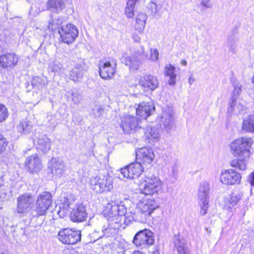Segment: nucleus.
I'll return each instance as SVG.
<instances>
[{
    "label": "nucleus",
    "instance_id": "obj_1",
    "mask_svg": "<svg viewBox=\"0 0 254 254\" xmlns=\"http://www.w3.org/2000/svg\"><path fill=\"white\" fill-rule=\"evenodd\" d=\"M126 211V207L122 202L120 204L112 202L107 204L105 210L107 218L99 221L101 232L109 237L116 233L121 226V220Z\"/></svg>",
    "mask_w": 254,
    "mask_h": 254
},
{
    "label": "nucleus",
    "instance_id": "obj_2",
    "mask_svg": "<svg viewBox=\"0 0 254 254\" xmlns=\"http://www.w3.org/2000/svg\"><path fill=\"white\" fill-rule=\"evenodd\" d=\"M253 140L251 137H242L235 139L229 145L231 152L235 156H239L240 159L233 160L230 165L232 167L238 168L239 170L246 169V161L250 156V148L253 144Z\"/></svg>",
    "mask_w": 254,
    "mask_h": 254
},
{
    "label": "nucleus",
    "instance_id": "obj_3",
    "mask_svg": "<svg viewBox=\"0 0 254 254\" xmlns=\"http://www.w3.org/2000/svg\"><path fill=\"white\" fill-rule=\"evenodd\" d=\"M162 183L159 178L150 173H145L140 183L141 192L145 195H152L161 189Z\"/></svg>",
    "mask_w": 254,
    "mask_h": 254
},
{
    "label": "nucleus",
    "instance_id": "obj_4",
    "mask_svg": "<svg viewBox=\"0 0 254 254\" xmlns=\"http://www.w3.org/2000/svg\"><path fill=\"white\" fill-rule=\"evenodd\" d=\"M159 207L158 203L153 199L143 198L137 203L136 208L142 223L150 219L152 213Z\"/></svg>",
    "mask_w": 254,
    "mask_h": 254
},
{
    "label": "nucleus",
    "instance_id": "obj_5",
    "mask_svg": "<svg viewBox=\"0 0 254 254\" xmlns=\"http://www.w3.org/2000/svg\"><path fill=\"white\" fill-rule=\"evenodd\" d=\"M53 201L52 196L48 191H43L37 196L35 211L38 216L46 214Z\"/></svg>",
    "mask_w": 254,
    "mask_h": 254
},
{
    "label": "nucleus",
    "instance_id": "obj_6",
    "mask_svg": "<svg viewBox=\"0 0 254 254\" xmlns=\"http://www.w3.org/2000/svg\"><path fill=\"white\" fill-rule=\"evenodd\" d=\"M59 33L62 41L69 44L75 41L78 35V31L74 25L68 23L61 26L59 29Z\"/></svg>",
    "mask_w": 254,
    "mask_h": 254
},
{
    "label": "nucleus",
    "instance_id": "obj_7",
    "mask_svg": "<svg viewBox=\"0 0 254 254\" xmlns=\"http://www.w3.org/2000/svg\"><path fill=\"white\" fill-rule=\"evenodd\" d=\"M132 242L136 247L146 248L154 243L153 233L148 229L140 230L135 235Z\"/></svg>",
    "mask_w": 254,
    "mask_h": 254
},
{
    "label": "nucleus",
    "instance_id": "obj_8",
    "mask_svg": "<svg viewBox=\"0 0 254 254\" xmlns=\"http://www.w3.org/2000/svg\"><path fill=\"white\" fill-rule=\"evenodd\" d=\"M58 239L63 244L74 245L80 241L81 233L80 231L73 230L69 228L61 230L58 233Z\"/></svg>",
    "mask_w": 254,
    "mask_h": 254
},
{
    "label": "nucleus",
    "instance_id": "obj_9",
    "mask_svg": "<svg viewBox=\"0 0 254 254\" xmlns=\"http://www.w3.org/2000/svg\"><path fill=\"white\" fill-rule=\"evenodd\" d=\"M34 202V199L30 194L20 195L17 198L16 212L22 214V216L25 215L31 210Z\"/></svg>",
    "mask_w": 254,
    "mask_h": 254
},
{
    "label": "nucleus",
    "instance_id": "obj_10",
    "mask_svg": "<svg viewBox=\"0 0 254 254\" xmlns=\"http://www.w3.org/2000/svg\"><path fill=\"white\" fill-rule=\"evenodd\" d=\"M144 166L140 163H132L121 169L122 176H120L121 179L124 178L133 179L138 177L143 171Z\"/></svg>",
    "mask_w": 254,
    "mask_h": 254
},
{
    "label": "nucleus",
    "instance_id": "obj_11",
    "mask_svg": "<svg viewBox=\"0 0 254 254\" xmlns=\"http://www.w3.org/2000/svg\"><path fill=\"white\" fill-rule=\"evenodd\" d=\"M241 180V175L233 169L223 171L220 175V182L225 185L239 184Z\"/></svg>",
    "mask_w": 254,
    "mask_h": 254
},
{
    "label": "nucleus",
    "instance_id": "obj_12",
    "mask_svg": "<svg viewBox=\"0 0 254 254\" xmlns=\"http://www.w3.org/2000/svg\"><path fill=\"white\" fill-rule=\"evenodd\" d=\"M154 157L153 150L147 147L138 149L136 151V159L137 162L140 163L142 166L150 165Z\"/></svg>",
    "mask_w": 254,
    "mask_h": 254
},
{
    "label": "nucleus",
    "instance_id": "obj_13",
    "mask_svg": "<svg viewBox=\"0 0 254 254\" xmlns=\"http://www.w3.org/2000/svg\"><path fill=\"white\" fill-rule=\"evenodd\" d=\"M140 122V121L134 116H126L122 118L121 126L125 133H130L131 131L135 130L138 127H141L139 125Z\"/></svg>",
    "mask_w": 254,
    "mask_h": 254
},
{
    "label": "nucleus",
    "instance_id": "obj_14",
    "mask_svg": "<svg viewBox=\"0 0 254 254\" xmlns=\"http://www.w3.org/2000/svg\"><path fill=\"white\" fill-rule=\"evenodd\" d=\"M99 75L105 79H111L116 72V64L112 65L110 62L101 61L98 64Z\"/></svg>",
    "mask_w": 254,
    "mask_h": 254
},
{
    "label": "nucleus",
    "instance_id": "obj_15",
    "mask_svg": "<svg viewBox=\"0 0 254 254\" xmlns=\"http://www.w3.org/2000/svg\"><path fill=\"white\" fill-rule=\"evenodd\" d=\"M86 70L85 62L82 60L76 63L69 71V76L71 80L75 82L79 81L83 77L84 71Z\"/></svg>",
    "mask_w": 254,
    "mask_h": 254
},
{
    "label": "nucleus",
    "instance_id": "obj_16",
    "mask_svg": "<svg viewBox=\"0 0 254 254\" xmlns=\"http://www.w3.org/2000/svg\"><path fill=\"white\" fill-rule=\"evenodd\" d=\"M160 127L166 131L171 130L174 125L173 113L171 109L164 111L161 117Z\"/></svg>",
    "mask_w": 254,
    "mask_h": 254
},
{
    "label": "nucleus",
    "instance_id": "obj_17",
    "mask_svg": "<svg viewBox=\"0 0 254 254\" xmlns=\"http://www.w3.org/2000/svg\"><path fill=\"white\" fill-rule=\"evenodd\" d=\"M139 84L145 90L153 91L155 90L159 85V82L157 77L152 75H146L140 78Z\"/></svg>",
    "mask_w": 254,
    "mask_h": 254
},
{
    "label": "nucleus",
    "instance_id": "obj_18",
    "mask_svg": "<svg viewBox=\"0 0 254 254\" xmlns=\"http://www.w3.org/2000/svg\"><path fill=\"white\" fill-rule=\"evenodd\" d=\"M244 101L238 97L232 96L229 101V105L228 107V113L232 114L233 113H240L246 109L244 105Z\"/></svg>",
    "mask_w": 254,
    "mask_h": 254
},
{
    "label": "nucleus",
    "instance_id": "obj_19",
    "mask_svg": "<svg viewBox=\"0 0 254 254\" xmlns=\"http://www.w3.org/2000/svg\"><path fill=\"white\" fill-rule=\"evenodd\" d=\"M87 217V213L85 207L82 204L76 205L70 213V219L75 222H83Z\"/></svg>",
    "mask_w": 254,
    "mask_h": 254
},
{
    "label": "nucleus",
    "instance_id": "obj_20",
    "mask_svg": "<svg viewBox=\"0 0 254 254\" xmlns=\"http://www.w3.org/2000/svg\"><path fill=\"white\" fill-rule=\"evenodd\" d=\"M52 174L57 177H62L66 170L65 164L62 160L57 158H53L51 165L49 167Z\"/></svg>",
    "mask_w": 254,
    "mask_h": 254
},
{
    "label": "nucleus",
    "instance_id": "obj_21",
    "mask_svg": "<svg viewBox=\"0 0 254 254\" xmlns=\"http://www.w3.org/2000/svg\"><path fill=\"white\" fill-rule=\"evenodd\" d=\"M25 165L31 173L37 172L42 169L41 161L39 157L35 154L26 158Z\"/></svg>",
    "mask_w": 254,
    "mask_h": 254
},
{
    "label": "nucleus",
    "instance_id": "obj_22",
    "mask_svg": "<svg viewBox=\"0 0 254 254\" xmlns=\"http://www.w3.org/2000/svg\"><path fill=\"white\" fill-rule=\"evenodd\" d=\"M34 142L37 144V148L44 153H46L51 149V140L45 135L40 134L38 137H35Z\"/></svg>",
    "mask_w": 254,
    "mask_h": 254
},
{
    "label": "nucleus",
    "instance_id": "obj_23",
    "mask_svg": "<svg viewBox=\"0 0 254 254\" xmlns=\"http://www.w3.org/2000/svg\"><path fill=\"white\" fill-rule=\"evenodd\" d=\"M18 61V56L14 53H8L0 56V66L3 68L15 66Z\"/></svg>",
    "mask_w": 254,
    "mask_h": 254
},
{
    "label": "nucleus",
    "instance_id": "obj_24",
    "mask_svg": "<svg viewBox=\"0 0 254 254\" xmlns=\"http://www.w3.org/2000/svg\"><path fill=\"white\" fill-rule=\"evenodd\" d=\"M155 109L154 106L148 102H142L138 105L136 109V115L142 119H146L151 115Z\"/></svg>",
    "mask_w": 254,
    "mask_h": 254
},
{
    "label": "nucleus",
    "instance_id": "obj_25",
    "mask_svg": "<svg viewBox=\"0 0 254 254\" xmlns=\"http://www.w3.org/2000/svg\"><path fill=\"white\" fill-rule=\"evenodd\" d=\"M140 54H134L125 58V64L129 66V69L132 71L139 69L142 64Z\"/></svg>",
    "mask_w": 254,
    "mask_h": 254
},
{
    "label": "nucleus",
    "instance_id": "obj_26",
    "mask_svg": "<svg viewBox=\"0 0 254 254\" xmlns=\"http://www.w3.org/2000/svg\"><path fill=\"white\" fill-rule=\"evenodd\" d=\"M123 217L125 219V223L127 225H128L133 221H137L141 222V219L138 212H137L136 207L134 208V205L130 206L128 211H127L126 208V211L123 215Z\"/></svg>",
    "mask_w": 254,
    "mask_h": 254
},
{
    "label": "nucleus",
    "instance_id": "obj_27",
    "mask_svg": "<svg viewBox=\"0 0 254 254\" xmlns=\"http://www.w3.org/2000/svg\"><path fill=\"white\" fill-rule=\"evenodd\" d=\"M210 192L209 184L207 182H201L198 189V198L199 200H209Z\"/></svg>",
    "mask_w": 254,
    "mask_h": 254
},
{
    "label": "nucleus",
    "instance_id": "obj_28",
    "mask_svg": "<svg viewBox=\"0 0 254 254\" xmlns=\"http://www.w3.org/2000/svg\"><path fill=\"white\" fill-rule=\"evenodd\" d=\"M66 1L67 0H48L47 7L52 11L59 12L65 8Z\"/></svg>",
    "mask_w": 254,
    "mask_h": 254
},
{
    "label": "nucleus",
    "instance_id": "obj_29",
    "mask_svg": "<svg viewBox=\"0 0 254 254\" xmlns=\"http://www.w3.org/2000/svg\"><path fill=\"white\" fill-rule=\"evenodd\" d=\"M32 123L27 119L22 120L17 126V129L19 132L23 134L30 133L33 129Z\"/></svg>",
    "mask_w": 254,
    "mask_h": 254
},
{
    "label": "nucleus",
    "instance_id": "obj_30",
    "mask_svg": "<svg viewBox=\"0 0 254 254\" xmlns=\"http://www.w3.org/2000/svg\"><path fill=\"white\" fill-rule=\"evenodd\" d=\"M101 177L100 181L103 184V192L110 191L113 188L112 177L108 175H101Z\"/></svg>",
    "mask_w": 254,
    "mask_h": 254
},
{
    "label": "nucleus",
    "instance_id": "obj_31",
    "mask_svg": "<svg viewBox=\"0 0 254 254\" xmlns=\"http://www.w3.org/2000/svg\"><path fill=\"white\" fill-rule=\"evenodd\" d=\"M146 15L143 13H139L137 14L136 18L135 29L140 32H142L145 27Z\"/></svg>",
    "mask_w": 254,
    "mask_h": 254
},
{
    "label": "nucleus",
    "instance_id": "obj_32",
    "mask_svg": "<svg viewBox=\"0 0 254 254\" xmlns=\"http://www.w3.org/2000/svg\"><path fill=\"white\" fill-rule=\"evenodd\" d=\"M101 180L100 175L92 179L90 181L91 189L97 193L103 192V184L100 181Z\"/></svg>",
    "mask_w": 254,
    "mask_h": 254
},
{
    "label": "nucleus",
    "instance_id": "obj_33",
    "mask_svg": "<svg viewBox=\"0 0 254 254\" xmlns=\"http://www.w3.org/2000/svg\"><path fill=\"white\" fill-rule=\"evenodd\" d=\"M165 74L170 77L169 80V83L172 85L176 82V74H175V68L171 64L166 66L165 67Z\"/></svg>",
    "mask_w": 254,
    "mask_h": 254
},
{
    "label": "nucleus",
    "instance_id": "obj_34",
    "mask_svg": "<svg viewBox=\"0 0 254 254\" xmlns=\"http://www.w3.org/2000/svg\"><path fill=\"white\" fill-rule=\"evenodd\" d=\"M243 129L248 132H254V115L244 120Z\"/></svg>",
    "mask_w": 254,
    "mask_h": 254
},
{
    "label": "nucleus",
    "instance_id": "obj_35",
    "mask_svg": "<svg viewBox=\"0 0 254 254\" xmlns=\"http://www.w3.org/2000/svg\"><path fill=\"white\" fill-rule=\"evenodd\" d=\"M62 23V19L59 16L53 17L49 21L48 25L47 28L49 30L53 31L56 30L59 28L60 25Z\"/></svg>",
    "mask_w": 254,
    "mask_h": 254
},
{
    "label": "nucleus",
    "instance_id": "obj_36",
    "mask_svg": "<svg viewBox=\"0 0 254 254\" xmlns=\"http://www.w3.org/2000/svg\"><path fill=\"white\" fill-rule=\"evenodd\" d=\"M136 1L137 0H127L125 13L128 18H132L134 16V8Z\"/></svg>",
    "mask_w": 254,
    "mask_h": 254
},
{
    "label": "nucleus",
    "instance_id": "obj_37",
    "mask_svg": "<svg viewBox=\"0 0 254 254\" xmlns=\"http://www.w3.org/2000/svg\"><path fill=\"white\" fill-rule=\"evenodd\" d=\"M48 84V80L45 77H41L39 76L34 77L31 82V84L33 87L37 88H43L44 86L47 85Z\"/></svg>",
    "mask_w": 254,
    "mask_h": 254
},
{
    "label": "nucleus",
    "instance_id": "obj_38",
    "mask_svg": "<svg viewBox=\"0 0 254 254\" xmlns=\"http://www.w3.org/2000/svg\"><path fill=\"white\" fill-rule=\"evenodd\" d=\"M174 243L179 254H189L188 249L186 248V244L184 241L176 239Z\"/></svg>",
    "mask_w": 254,
    "mask_h": 254
},
{
    "label": "nucleus",
    "instance_id": "obj_39",
    "mask_svg": "<svg viewBox=\"0 0 254 254\" xmlns=\"http://www.w3.org/2000/svg\"><path fill=\"white\" fill-rule=\"evenodd\" d=\"M145 134L149 139L157 140L160 137L158 131L155 128L151 127L149 129L147 128V130L145 132Z\"/></svg>",
    "mask_w": 254,
    "mask_h": 254
},
{
    "label": "nucleus",
    "instance_id": "obj_40",
    "mask_svg": "<svg viewBox=\"0 0 254 254\" xmlns=\"http://www.w3.org/2000/svg\"><path fill=\"white\" fill-rule=\"evenodd\" d=\"M209 200H199V204L200 207V213L201 215H204L206 214L209 207Z\"/></svg>",
    "mask_w": 254,
    "mask_h": 254
},
{
    "label": "nucleus",
    "instance_id": "obj_41",
    "mask_svg": "<svg viewBox=\"0 0 254 254\" xmlns=\"http://www.w3.org/2000/svg\"><path fill=\"white\" fill-rule=\"evenodd\" d=\"M237 39L234 37H230L228 38L227 46L229 48V51L232 53L236 50V43Z\"/></svg>",
    "mask_w": 254,
    "mask_h": 254
},
{
    "label": "nucleus",
    "instance_id": "obj_42",
    "mask_svg": "<svg viewBox=\"0 0 254 254\" xmlns=\"http://www.w3.org/2000/svg\"><path fill=\"white\" fill-rule=\"evenodd\" d=\"M159 52L156 49H150V56L147 57V58L152 61H156L158 59Z\"/></svg>",
    "mask_w": 254,
    "mask_h": 254
},
{
    "label": "nucleus",
    "instance_id": "obj_43",
    "mask_svg": "<svg viewBox=\"0 0 254 254\" xmlns=\"http://www.w3.org/2000/svg\"><path fill=\"white\" fill-rule=\"evenodd\" d=\"M7 116V110L6 108L0 103V123L4 121Z\"/></svg>",
    "mask_w": 254,
    "mask_h": 254
},
{
    "label": "nucleus",
    "instance_id": "obj_44",
    "mask_svg": "<svg viewBox=\"0 0 254 254\" xmlns=\"http://www.w3.org/2000/svg\"><path fill=\"white\" fill-rule=\"evenodd\" d=\"M201 10H204L207 8H211L212 3L211 0H202L200 3Z\"/></svg>",
    "mask_w": 254,
    "mask_h": 254
},
{
    "label": "nucleus",
    "instance_id": "obj_45",
    "mask_svg": "<svg viewBox=\"0 0 254 254\" xmlns=\"http://www.w3.org/2000/svg\"><path fill=\"white\" fill-rule=\"evenodd\" d=\"M71 100L73 103L77 104L79 103L81 100V96L78 92H72L71 93Z\"/></svg>",
    "mask_w": 254,
    "mask_h": 254
},
{
    "label": "nucleus",
    "instance_id": "obj_46",
    "mask_svg": "<svg viewBox=\"0 0 254 254\" xmlns=\"http://www.w3.org/2000/svg\"><path fill=\"white\" fill-rule=\"evenodd\" d=\"M234 90L233 91V95L232 96H234L235 97H238L242 91V86L240 83H237L234 86Z\"/></svg>",
    "mask_w": 254,
    "mask_h": 254
},
{
    "label": "nucleus",
    "instance_id": "obj_47",
    "mask_svg": "<svg viewBox=\"0 0 254 254\" xmlns=\"http://www.w3.org/2000/svg\"><path fill=\"white\" fill-rule=\"evenodd\" d=\"M102 234H99V232L95 231L92 234H90V236L91 237L93 238V242L96 241V240H98L99 238H101L103 236H105L103 234V233L102 232Z\"/></svg>",
    "mask_w": 254,
    "mask_h": 254
},
{
    "label": "nucleus",
    "instance_id": "obj_48",
    "mask_svg": "<svg viewBox=\"0 0 254 254\" xmlns=\"http://www.w3.org/2000/svg\"><path fill=\"white\" fill-rule=\"evenodd\" d=\"M239 199V198L236 195L235 196H232L231 197L230 203L232 204V205H236Z\"/></svg>",
    "mask_w": 254,
    "mask_h": 254
},
{
    "label": "nucleus",
    "instance_id": "obj_49",
    "mask_svg": "<svg viewBox=\"0 0 254 254\" xmlns=\"http://www.w3.org/2000/svg\"><path fill=\"white\" fill-rule=\"evenodd\" d=\"M250 183L252 185L254 186V171L252 173L250 176Z\"/></svg>",
    "mask_w": 254,
    "mask_h": 254
},
{
    "label": "nucleus",
    "instance_id": "obj_50",
    "mask_svg": "<svg viewBox=\"0 0 254 254\" xmlns=\"http://www.w3.org/2000/svg\"><path fill=\"white\" fill-rule=\"evenodd\" d=\"M132 38L135 42H137L140 40V38L136 34H133Z\"/></svg>",
    "mask_w": 254,
    "mask_h": 254
},
{
    "label": "nucleus",
    "instance_id": "obj_51",
    "mask_svg": "<svg viewBox=\"0 0 254 254\" xmlns=\"http://www.w3.org/2000/svg\"><path fill=\"white\" fill-rule=\"evenodd\" d=\"M151 6L153 8V9L154 10H153L152 11V12L153 13H155L156 12V5L155 4V3H151Z\"/></svg>",
    "mask_w": 254,
    "mask_h": 254
},
{
    "label": "nucleus",
    "instance_id": "obj_52",
    "mask_svg": "<svg viewBox=\"0 0 254 254\" xmlns=\"http://www.w3.org/2000/svg\"><path fill=\"white\" fill-rule=\"evenodd\" d=\"M0 254H9V253L6 250H3L0 251Z\"/></svg>",
    "mask_w": 254,
    "mask_h": 254
},
{
    "label": "nucleus",
    "instance_id": "obj_53",
    "mask_svg": "<svg viewBox=\"0 0 254 254\" xmlns=\"http://www.w3.org/2000/svg\"><path fill=\"white\" fill-rule=\"evenodd\" d=\"M181 64L183 65L186 66L187 65V61L185 60H182L181 62Z\"/></svg>",
    "mask_w": 254,
    "mask_h": 254
},
{
    "label": "nucleus",
    "instance_id": "obj_54",
    "mask_svg": "<svg viewBox=\"0 0 254 254\" xmlns=\"http://www.w3.org/2000/svg\"><path fill=\"white\" fill-rule=\"evenodd\" d=\"M125 251L123 250H122L121 254H125Z\"/></svg>",
    "mask_w": 254,
    "mask_h": 254
},
{
    "label": "nucleus",
    "instance_id": "obj_55",
    "mask_svg": "<svg viewBox=\"0 0 254 254\" xmlns=\"http://www.w3.org/2000/svg\"><path fill=\"white\" fill-rule=\"evenodd\" d=\"M42 223H43V220H42L41 222V223H40L38 224V226H41V225L42 224Z\"/></svg>",
    "mask_w": 254,
    "mask_h": 254
},
{
    "label": "nucleus",
    "instance_id": "obj_56",
    "mask_svg": "<svg viewBox=\"0 0 254 254\" xmlns=\"http://www.w3.org/2000/svg\"><path fill=\"white\" fill-rule=\"evenodd\" d=\"M189 82L190 83V77L188 78Z\"/></svg>",
    "mask_w": 254,
    "mask_h": 254
},
{
    "label": "nucleus",
    "instance_id": "obj_57",
    "mask_svg": "<svg viewBox=\"0 0 254 254\" xmlns=\"http://www.w3.org/2000/svg\"><path fill=\"white\" fill-rule=\"evenodd\" d=\"M253 83L254 84V75H253Z\"/></svg>",
    "mask_w": 254,
    "mask_h": 254
},
{
    "label": "nucleus",
    "instance_id": "obj_58",
    "mask_svg": "<svg viewBox=\"0 0 254 254\" xmlns=\"http://www.w3.org/2000/svg\"><path fill=\"white\" fill-rule=\"evenodd\" d=\"M62 67V65L61 64H59V68H61Z\"/></svg>",
    "mask_w": 254,
    "mask_h": 254
},
{
    "label": "nucleus",
    "instance_id": "obj_59",
    "mask_svg": "<svg viewBox=\"0 0 254 254\" xmlns=\"http://www.w3.org/2000/svg\"><path fill=\"white\" fill-rule=\"evenodd\" d=\"M142 53H143V54H144V52L143 51H142Z\"/></svg>",
    "mask_w": 254,
    "mask_h": 254
}]
</instances>
